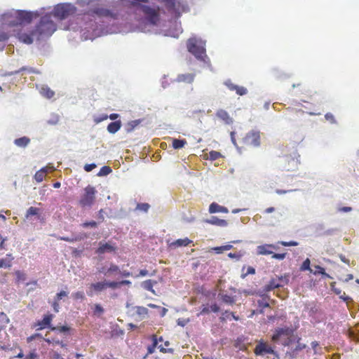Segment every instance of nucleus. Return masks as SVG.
Wrapping results in <instances>:
<instances>
[{"mask_svg": "<svg viewBox=\"0 0 359 359\" xmlns=\"http://www.w3.org/2000/svg\"><path fill=\"white\" fill-rule=\"evenodd\" d=\"M297 344L296 347L292 351L291 357L292 358H294L296 356V354L298 351L306 348V345L305 344L300 343V341H299V342H297Z\"/></svg>", "mask_w": 359, "mask_h": 359, "instance_id": "c9c22d12", "label": "nucleus"}, {"mask_svg": "<svg viewBox=\"0 0 359 359\" xmlns=\"http://www.w3.org/2000/svg\"><path fill=\"white\" fill-rule=\"evenodd\" d=\"M287 253H272L271 257L273 259H278V260H283L285 258Z\"/></svg>", "mask_w": 359, "mask_h": 359, "instance_id": "4d7b16f0", "label": "nucleus"}, {"mask_svg": "<svg viewBox=\"0 0 359 359\" xmlns=\"http://www.w3.org/2000/svg\"><path fill=\"white\" fill-rule=\"evenodd\" d=\"M192 241L189 239L188 238H180L171 243V245L175 246V247H182V246H187L189 244H190Z\"/></svg>", "mask_w": 359, "mask_h": 359, "instance_id": "cd10ccee", "label": "nucleus"}, {"mask_svg": "<svg viewBox=\"0 0 359 359\" xmlns=\"http://www.w3.org/2000/svg\"><path fill=\"white\" fill-rule=\"evenodd\" d=\"M233 248V245L228 244L222 246H217L212 248V250L214 251L216 254H222L224 251L229 250Z\"/></svg>", "mask_w": 359, "mask_h": 359, "instance_id": "72a5a7b5", "label": "nucleus"}, {"mask_svg": "<svg viewBox=\"0 0 359 359\" xmlns=\"http://www.w3.org/2000/svg\"><path fill=\"white\" fill-rule=\"evenodd\" d=\"M243 143L253 147H259L261 144L260 131L252 129L246 133L243 139Z\"/></svg>", "mask_w": 359, "mask_h": 359, "instance_id": "6e6552de", "label": "nucleus"}, {"mask_svg": "<svg viewBox=\"0 0 359 359\" xmlns=\"http://www.w3.org/2000/svg\"><path fill=\"white\" fill-rule=\"evenodd\" d=\"M100 0H76L81 7L93 6ZM121 4L126 7L128 13H133L135 18L140 20L146 27H151L156 34L165 36L178 38L182 32L181 24L177 21L170 22L169 29L157 30V22L159 21L160 11L158 7L149 5V0H121Z\"/></svg>", "mask_w": 359, "mask_h": 359, "instance_id": "f257e3e1", "label": "nucleus"}, {"mask_svg": "<svg viewBox=\"0 0 359 359\" xmlns=\"http://www.w3.org/2000/svg\"><path fill=\"white\" fill-rule=\"evenodd\" d=\"M76 11L74 5L70 3H60L57 4L53 11V15L60 20H65Z\"/></svg>", "mask_w": 359, "mask_h": 359, "instance_id": "423d86ee", "label": "nucleus"}, {"mask_svg": "<svg viewBox=\"0 0 359 359\" xmlns=\"http://www.w3.org/2000/svg\"><path fill=\"white\" fill-rule=\"evenodd\" d=\"M96 193L97 191L94 187L88 185L84 189V194L81 196L79 204L83 208L92 206L95 201Z\"/></svg>", "mask_w": 359, "mask_h": 359, "instance_id": "0eeeda50", "label": "nucleus"}, {"mask_svg": "<svg viewBox=\"0 0 359 359\" xmlns=\"http://www.w3.org/2000/svg\"><path fill=\"white\" fill-rule=\"evenodd\" d=\"M37 358V353L35 351H32L24 359H36Z\"/></svg>", "mask_w": 359, "mask_h": 359, "instance_id": "774afa93", "label": "nucleus"}, {"mask_svg": "<svg viewBox=\"0 0 359 359\" xmlns=\"http://www.w3.org/2000/svg\"><path fill=\"white\" fill-rule=\"evenodd\" d=\"M67 296V292L65 291H60V292H57L55 297V299L56 301H60L63 299L64 297Z\"/></svg>", "mask_w": 359, "mask_h": 359, "instance_id": "bf43d9fd", "label": "nucleus"}, {"mask_svg": "<svg viewBox=\"0 0 359 359\" xmlns=\"http://www.w3.org/2000/svg\"><path fill=\"white\" fill-rule=\"evenodd\" d=\"M349 337L357 343H359V328L355 330H351L348 332Z\"/></svg>", "mask_w": 359, "mask_h": 359, "instance_id": "e433bc0d", "label": "nucleus"}, {"mask_svg": "<svg viewBox=\"0 0 359 359\" xmlns=\"http://www.w3.org/2000/svg\"><path fill=\"white\" fill-rule=\"evenodd\" d=\"M216 116L224 121L226 124L230 125L233 123V118H231L228 112L224 109H219L216 113Z\"/></svg>", "mask_w": 359, "mask_h": 359, "instance_id": "6ab92c4d", "label": "nucleus"}, {"mask_svg": "<svg viewBox=\"0 0 359 359\" xmlns=\"http://www.w3.org/2000/svg\"><path fill=\"white\" fill-rule=\"evenodd\" d=\"M325 118L327 121H330L332 123H335L336 121L332 114L331 113H327L325 115Z\"/></svg>", "mask_w": 359, "mask_h": 359, "instance_id": "0e129e2a", "label": "nucleus"}, {"mask_svg": "<svg viewBox=\"0 0 359 359\" xmlns=\"http://www.w3.org/2000/svg\"><path fill=\"white\" fill-rule=\"evenodd\" d=\"M235 134L236 133L234 131L231 132L230 136H231V141L232 144L234 145V147L237 149V150L241 153V148L238 146L236 138H235Z\"/></svg>", "mask_w": 359, "mask_h": 359, "instance_id": "13d9d810", "label": "nucleus"}, {"mask_svg": "<svg viewBox=\"0 0 359 359\" xmlns=\"http://www.w3.org/2000/svg\"><path fill=\"white\" fill-rule=\"evenodd\" d=\"M54 318V315L51 313H47L43 316L41 320L37 323V325L39 326L38 330H41L43 329H46L48 327H50L51 321Z\"/></svg>", "mask_w": 359, "mask_h": 359, "instance_id": "dca6fc26", "label": "nucleus"}, {"mask_svg": "<svg viewBox=\"0 0 359 359\" xmlns=\"http://www.w3.org/2000/svg\"><path fill=\"white\" fill-rule=\"evenodd\" d=\"M267 301L268 300L265 299L257 300V306L259 308V309H258V313L259 314H264V309L270 307L269 303Z\"/></svg>", "mask_w": 359, "mask_h": 359, "instance_id": "7c9ffc66", "label": "nucleus"}, {"mask_svg": "<svg viewBox=\"0 0 359 359\" xmlns=\"http://www.w3.org/2000/svg\"><path fill=\"white\" fill-rule=\"evenodd\" d=\"M31 140L27 136H23L14 140L13 143L18 147L26 148L30 143Z\"/></svg>", "mask_w": 359, "mask_h": 359, "instance_id": "412c9836", "label": "nucleus"}, {"mask_svg": "<svg viewBox=\"0 0 359 359\" xmlns=\"http://www.w3.org/2000/svg\"><path fill=\"white\" fill-rule=\"evenodd\" d=\"M39 209L35 207H30L27 209L25 217L28 219L31 216H35L39 215Z\"/></svg>", "mask_w": 359, "mask_h": 359, "instance_id": "ea45409f", "label": "nucleus"}, {"mask_svg": "<svg viewBox=\"0 0 359 359\" xmlns=\"http://www.w3.org/2000/svg\"><path fill=\"white\" fill-rule=\"evenodd\" d=\"M224 84L231 91L236 90L238 85L233 84L230 79H227Z\"/></svg>", "mask_w": 359, "mask_h": 359, "instance_id": "8fccbe9b", "label": "nucleus"}, {"mask_svg": "<svg viewBox=\"0 0 359 359\" xmlns=\"http://www.w3.org/2000/svg\"><path fill=\"white\" fill-rule=\"evenodd\" d=\"M209 212L211 214L217 212L228 213L229 210L226 207L222 206L218 203L213 202L209 205Z\"/></svg>", "mask_w": 359, "mask_h": 359, "instance_id": "a211bd4d", "label": "nucleus"}, {"mask_svg": "<svg viewBox=\"0 0 359 359\" xmlns=\"http://www.w3.org/2000/svg\"><path fill=\"white\" fill-rule=\"evenodd\" d=\"M34 29L29 33H21L18 34L19 40L26 44H32L34 39H36V35L34 34Z\"/></svg>", "mask_w": 359, "mask_h": 359, "instance_id": "2eb2a0df", "label": "nucleus"}, {"mask_svg": "<svg viewBox=\"0 0 359 359\" xmlns=\"http://www.w3.org/2000/svg\"><path fill=\"white\" fill-rule=\"evenodd\" d=\"M204 222L221 227H225L228 225L226 220L219 219L215 216H212L210 219H205Z\"/></svg>", "mask_w": 359, "mask_h": 359, "instance_id": "f3484780", "label": "nucleus"}, {"mask_svg": "<svg viewBox=\"0 0 359 359\" xmlns=\"http://www.w3.org/2000/svg\"><path fill=\"white\" fill-rule=\"evenodd\" d=\"M97 167V165L95 163H90V164H86L84 165V170L86 172H91L94 168H95Z\"/></svg>", "mask_w": 359, "mask_h": 359, "instance_id": "052dcab7", "label": "nucleus"}, {"mask_svg": "<svg viewBox=\"0 0 359 359\" xmlns=\"http://www.w3.org/2000/svg\"><path fill=\"white\" fill-rule=\"evenodd\" d=\"M266 292H264L263 290L262 291H259L257 294L262 297V299L269 300L270 299V297L266 294Z\"/></svg>", "mask_w": 359, "mask_h": 359, "instance_id": "e2e57ef3", "label": "nucleus"}, {"mask_svg": "<svg viewBox=\"0 0 359 359\" xmlns=\"http://www.w3.org/2000/svg\"><path fill=\"white\" fill-rule=\"evenodd\" d=\"M228 257L231 259H236V260H239L241 258L242 255L235 252H229L228 254Z\"/></svg>", "mask_w": 359, "mask_h": 359, "instance_id": "69168bd1", "label": "nucleus"}, {"mask_svg": "<svg viewBox=\"0 0 359 359\" xmlns=\"http://www.w3.org/2000/svg\"><path fill=\"white\" fill-rule=\"evenodd\" d=\"M58 331L64 334H69L72 331V328L69 326L65 325L58 326Z\"/></svg>", "mask_w": 359, "mask_h": 359, "instance_id": "49530a36", "label": "nucleus"}, {"mask_svg": "<svg viewBox=\"0 0 359 359\" xmlns=\"http://www.w3.org/2000/svg\"><path fill=\"white\" fill-rule=\"evenodd\" d=\"M43 94L47 97V98H51L54 95V92L51 90L50 88H42Z\"/></svg>", "mask_w": 359, "mask_h": 359, "instance_id": "5fc2aeb1", "label": "nucleus"}, {"mask_svg": "<svg viewBox=\"0 0 359 359\" xmlns=\"http://www.w3.org/2000/svg\"><path fill=\"white\" fill-rule=\"evenodd\" d=\"M132 310H135L136 315H137L142 320L145 318L148 313V309L144 306H132Z\"/></svg>", "mask_w": 359, "mask_h": 359, "instance_id": "a878e982", "label": "nucleus"}, {"mask_svg": "<svg viewBox=\"0 0 359 359\" xmlns=\"http://www.w3.org/2000/svg\"><path fill=\"white\" fill-rule=\"evenodd\" d=\"M44 11L45 8H41L39 11H36L12 9L1 15L0 21L2 25L9 27H16L23 24H29L34 18L42 15Z\"/></svg>", "mask_w": 359, "mask_h": 359, "instance_id": "7ed1b4c3", "label": "nucleus"}, {"mask_svg": "<svg viewBox=\"0 0 359 359\" xmlns=\"http://www.w3.org/2000/svg\"><path fill=\"white\" fill-rule=\"evenodd\" d=\"M315 268H316V271L313 272V274H315V275L321 274L323 277L331 278V277L325 272V270L323 267H322L319 265H316Z\"/></svg>", "mask_w": 359, "mask_h": 359, "instance_id": "a19ab883", "label": "nucleus"}, {"mask_svg": "<svg viewBox=\"0 0 359 359\" xmlns=\"http://www.w3.org/2000/svg\"><path fill=\"white\" fill-rule=\"evenodd\" d=\"M300 270L302 271H309L310 272H313L311 269V261L309 258H306L302 264L300 266Z\"/></svg>", "mask_w": 359, "mask_h": 359, "instance_id": "4c0bfd02", "label": "nucleus"}, {"mask_svg": "<svg viewBox=\"0 0 359 359\" xmlns=\"http://www.w3.org/2000/svg\"><path fill=\"white\" fill-rule=\"evenodd\" d=\"M98 245L99 247L96 250V253L99 255L104 254L106 252H113L117 250V247L110 241L107 243L100 241Z\"/></svg>", "mask_w": 359, "mask_h": 359, "instance_id": "9b49d317", "label": "nucleus"}, {"mask_svg": "<svg viewBox=\"0 0 359 359\" xmlns=\"http://www.w3.org/2000/svg\"><path fill=\"white\" fill-rule=\"evenodd\" d=\"M292 334V328L290 327H285L276 329L273 334L272 335V340L277 342L282 336H288Z\"/></svg>", "mask_w": 359, "mask_h": 359, "instance_id": "ddd939ff", "label": "nucleus"}, {"mask_svg": "<svg viewBox=\"0 0 359 359\" xmlns=\"http://www.w3.org/2000/svg\"><path fill=\"white\" fill-rule=\"evenodd\" d=\"M121 121L120 120H118L109 123L107 126V130L109 133L115 134L121 129Z\"/></svg>", "mask_w": 359, "mask_h": 359, "instance_id": "aec40b11", "label": "nucleus"}, {"mask_svg": "<svg viewBox=\"0 0 359 359\" xmlns=\"http://www.w3.org/2000/svg\"><path fill=\"white\" fill-rule=\"evenodd\" d=\"M189 322V318H179L177 320V325L181 327H184Z\"/></svg>", "mask_w": 359, "mask_h": 359, "instance_id": "680f3d73", "label": "nucleus"}, {"mask_svg": "<svg viewBox=\"0 0 359 359\" xmlns=\"http://www.w3.org/2000/svg\"><path fill=\"white\" fill-rule=\"evenodd\" d=\"M283 285L278 282L276 279L272 278L269 283L264 287V292H270L274 289L282 287Z\"/></svg>", "mask_w": 359, "mask_h": 359, "instance_id": "4be33fe9", "label": "nucleus"}, {"mask_svg": "<svg viewBox=\"0 0 359 359\" xmlns=\"http://www.w3.org/2000/svg\"><path fill=\"white\" fill-rule=\"evenodd\" d=\"M10 323V320L7 315L4 312H0V332L5 329L7 324Z\"/></svg>", "mask_w": 359, "mask_h": 359, "instance_id": "c756f323", "label": "nucleus"}, {"mask_svg": "<svg viewBox=\"0 0 359 359\" xmlns=\"http://www.w3.org/2000/svg\"><path fill=\"white\" fill-rule=\"evenodd\" d=\"M118 13L103 7H95L89 10L82 17L81 36L84 40L93 41L97 37L113 33L109 27L118 18Z\"/></svg>", "mask_w": 359, "mask_h": 359, "instance_id": "f03ea898", "label": "nucleus"}, {"mask_svg": "<svg viewBox=\"0 0 359 359\" xmlns=\"http://www.w3.org/2000/svg\"><path fill=\"white\" fill-rule=\"evenodd\" d=\"M282 217V214L280 212H276L271 217L270 224L273 225L276 222L279 221L280 217Z\"/></svg>", "mask_w": 359, "mask_h": 359, "instance_id": "864d4df0", "label": "nucleus"}, {"mask_svg": "<svg viewBox=\"0 0 359 359\" xmlns=\"http://www.w3.org/2000/svg\"><path fill=\"white\" fill-rule=\"evenodd\" d=\"M273 347L263 339L258 340L254 349L257 356H263L273 353Z\"/></svg>", "mask_w": 359, "mask_h": 359, "instance_id": "1a4fd4ad", "label": "nucleus"}, {"mask_svg": "<svg viewBox=\"0 0 359 359\" xmlns=\"http://www.w3.org/2000/svg\"><path fill=\"white\" fill-rule=\"evenodd\" d=\"M121 272V269L118 266L111 264L109 268L107 269L106 273H104V276H109L114 273H118Z\"/></svg>", "mask_w": 359, "mask_h": 359, "instance_id": "c85d7f7f", "label": "nucleus"}, {"mask_svg": "<svg viewBox=\"0 0 359 359\" xmlns=\"http://www.w3.org/2000/svg\"><path fill=\"white\" fill-rule=\"evenodd\" d=\"M187 50L195 57L208 66H210V59L206 55L205 41L196 37H191L187 43Z\"/></svg>", "mask_w": 359, "mask_h": 359, "instance_id": "39448f33", "label": "nucleus"}, {"mask_svg": "<svg viewBox=\"0 0 359 359\" xmlns=\"http://www.w3.org/2000/svg\"><path fill=\"white\" fill-rule=\"evenodd\" d=\"M111 172L112 169L109 166L104 165L100 168L99 172L97 173V176L104 177L110 174Z\"/></svg>", "mask_w": 359, "mask_h": 359, "instance_id": "f704fd0d", "label": "nucleus"}, {"mask_svg": "<svg viewBox=\"0 0 359 359\" xmlns=\"http://www.w3.org/2000/svg\"><path fill=\"white\" fill-rule=\"evenodd\" d=\"M236 93L237 95H245L248 93V89L243 86H238L236 89Z\"/></svg>", "mask_w": 359, "mask_h": 359, "instance_id": "09e8293b", "label": "nucleus"}, {"mask_svg": "<svg viewBox=\"0 0 359 359\" xmlns=\"http://www.w3.org/2000/svg\"><path fill=\"white\" fill-rule=\"evenodd\" d=\"M289 276L287 274H285L284 276H281L278 277V282L280 281L283 282L285 285L288 284L289 283Z\"/></svg>", "mask_w": 359, "mask_h": 359, "instance_id": "338daca9", "label": "nucleus"}, {"mask_svg": "<svg viewBox=\"0 0 359 359\" xmlns=\"http://www.w3.org/2000/svg\"><path fill=\"white\" fill-rule=\"evenodd\" d=\"M52 18V13H46L41 17L39 22L34 29L33 34L36 35V40L49 38L56 31L57 25Z\"/></svg>", "mask_w": 359, "mask_h": 359, "instance_id": "20e7f679", "label": "nucleus"}, {"mask_svg": "<svg viewBox=\"0 0 359 359\" xmlns=\"http://www.w3.org/2000/svg\"><path fill=\"white\" fill-rule=\"evenodd\" d=\"M219 297L226 304H233L234 303L233 298L228 294L219 293Z\"/></svg>", "mask_w": 359, "mask_h": 359, "instance_id": "58836bf2", "label": "nucleus"}, {"mask_svg": "<svg viewBox=\"0 0 359 359\" xmlns=\"http://www.w3.org/2000/svg\"><path fill=\"white\" fill-rule=\"evenodd\" d=\"M339 298L342 299L344 302H346L347 306L351 309V304H353V301L351 297L349 296L346 295V294L344 292L343 294L339 296Z\"/></svg>", "mask_w": 359, "mask_h": 359, "instance_id": "37998d69", "label": "nucleus"}, {"mask_svg": "<svg viewBox=\"0 0 359 359\" xmlns=\"http://www.w3.org/2000/svg\"><path fill=\"white\" fill-rule=\"evenodd\" d=\"M108 118V115L107 114H101L98 116H95L94 118V121L96 123H100L105 120H107Z\"/></svg>", "mask_w": 359, "mask_h": 359, "instance_id": "6e6d98bb", "label": "nucleus"}, {"mask_svg": "<svg viewBox=\"0 0 359 359\" xmlns=\"http://www.w3.org/2000/svg\"><path fill=\"white\" fill-rule=\"evenodd\" d=\"M194 74H182L177 76V81L178 82H184L191 83L194 80Z\"/></svg>", "mask_w": 359, "mask_h": 359, "instance_id": "5701e85b", "label": "nucleus"}, {"mask_svg": "<svg viewBox=\"0 0 359 359\" xmlns=\"http://www.w3.org/2000/svg\"><path fill=\"white\" fill-rule=\"evenodd\" d=\"M278 243H280V245H282L283 246H285V247H290V246H297L299 245L298 242L297 241H279Z\"/></svg>", "mask_w": 359, "mask_h": 359, "instance_id": "603ef678", "label": "nucleus"}, {"mask_svg": "<svg viewBox=\"0 0 359 359\" xmlns=\"http://www.w3.org/2000/svg\"><path fill=\"white\" fill-rule=\"evenodd\" d=\"M150 208V205L147 203H137L136 206V210L142 211L144 212H147Z\"/></svg>", "mask_w": 359, "mask_h": 359, "instance_id": "79ce46f5", "label": "nucleus"}, {"mask_svg": "<svg viewBox=\"0 0 359 359\" xmlns=\"http://www.w3.org/2000/svg\"><path fill=\"white\" fill-rule=\"evenodd\" d=\"M187 144V141L184 139H172V145L175 149H180L184 147Z\"/></svg>", "mask_w": 359, "mask_h": 359, "instance_id": "bb28decb", "label": "nucleus"}, {"mask_svg": "<svg viewBox=\"0 0 359 359\" xmlns=\"http://www.w3.org/2000/svg\"><path fill=\"white\" fill-rule=\"evenodd\" d=\"M104 310L103 307L100 304H96L94 306V314L100 316L104 313Z\"/></svg>", "mask_w": 359, "mask_h": 359, "instance_id": "a18cd8bd", "label": "nucleus"}, {"mask_svg": "<svg viewBox=\"0 0 359 359\" xmlns=\"http://www.w3.org/2000/svg\"><path fill=\"white\" fill-rule=\"evenodd\" d=\"M221 156H222V154H220V152L217 151H211L208 154V158L211 161H215Z\"/></svg>", "mask_w": 359, "mask_h": 359, "instance_id": "de8ad7c7", "label": "nucleus"}, {"mask_svg": "<svg viewBox=\"0 0 359 359\" xmlns=\"http://www.w3.org/2000/svg\"><path fill=\"white\" fill-rule=\"evenodd\" d=\"M156 283L155 281L152 280H147L145 281H143L141 283V286L144 290H147L148 291H150L153 293H155L154 290H153L154 283Z\"/></svg>", "mask_w": 359, "mask_h": 359, "instance_id": "473e14b6", "label": "nucleus"}, {"mask_svg": "<svg viewBox=\"0 0 359 359\" xmlns=\"http://www.w3.org/2000/svg\"><path fill=\"white\" fill-rule=\"evenodd\" d=\"M98 225V223L94 220L87 221L81 224V226L83 228H96Z\"/></svg>", "mask_w": 359, "mask_h": 359, "instance_id": "c03bdc74", "label": "nucleus"}, {"mask_svg": "<svg viewBox=\"0 0 359 359\" xmlns=\"http://www.w3.org/2000/svg\"><path fill=\"white\" fill-rule=\"evenodd\" d=\"M140 119L131 121L126 126V130L128 133H131L140 123Z\"/></svg>", "mask_w": 359, "mask_h": 359, "instance_id": "2f4dec72", "label": "nucleus"}, {"mask_svg": "<svg viewBox=\"0 0 359 359\" xmlns=\"http://www.w3.org/2000/svg\"><path fill=\"white\" fill-rule=\"evenodd\" d=\"M301 340V337L294 334V330L292 329V334L288 335L287 338L283 343L284 346H290L294 342H299Z\"/></svg>", "mask_w": 359, "mask_h": 359, "instance_id": "393cba45", "label": "nucleus"}, {"mask_svg": "<svg viewBox=\"0 0 359 359\" xmlns=\"http://www.w3.org/2000/svg\"><path fill=\"white\" fill-rule=\"evenodd\" d=\"M107 289L106 280L92 283L87 291V294L90 297L97 295L101 292Z\"/></svg>", "mask_w": 359, "mask_h": 359, "instance_id": "9d476101", "label": "nucleus"}, {"mask_svg": "<svg viewBox=\"0 0 359 359\" xmlns=\"http://www.w3.org/2000/svg\"><path fill=\"white\" fill-rule=\"evenodd\" d=\"M13 257L11 254H7L6 258L0 259V269H9L11 267V261Z\"/></svg>", "mask_w": 359, "mask_h": 359, "instance_id": "b1692460", "label": "nucleus"}, {"mask_svg": "<svg viewBox=\"0 0 359 359\" xmlns=\"http://www.w3.org/2000/svg\"><path fill=\"white\" fill-rule=\"evenodd\" d=\"M55 170V168L53 164L49 163L47 166L43 167L38 170L34 175V179L37 182H41L44 178L46 174L49 172H53Z\"/></svg>", "mask_w": 359, "mask_h": 359, "instance_id": "f8f14e48", "label": "nucleus"}, {"mask_svg": "<svg viewBox=\"0 0 359 359\" xmlns=\"http://www.w3.org/2000/svg\"><path fill=\"white\" fill-rule=\"evenodd\" d=\"M106 284H107V287H111L112 289H116V288L121 287L120 281H107L106 280Z\"/></svg>", "mask_w": 359, "mask_h": 359, "instance_id": "3c124183", "label": "nucleus"}, {"mask_svg": "<svg viewBox=\"0 0 359 359\" xmlns=\"http://www.w3.org/2000/svg\"><path fill=\"white\" fill-rule=\"evenodd\" d=\"M278 248L274 244H264L257 246V253L262 255H272L273 252L269 249L278 250Z\"/></svg>", "mask_w": 359, "mask_h": 359, "instance_id": "4468645a", "label": "nucleus"}]
</instances>
